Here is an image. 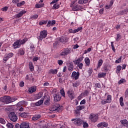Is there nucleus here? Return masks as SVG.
Returning <instances> with one entry per match:
<instances>
[{
    "label": "nucleus",
    "instance_id": "nucleus-7",
    "mask_svg": "<svg viewBox=\"0 0 128 128\" xmlns=\"http://www.w3.org/2000/svg\"><path fill=\"white\" fill-rule=\"evenodd\" d=\"M80 73L78 72H76L74 71L72 74L71 78L73 80H78L80 78Z\"/></svg>",
    "mask_w": 128,
    "mask_h": 128
},
{
    "label": "nucleus",
    "instance_id": "nucleus-4",
    "mask_svg": "<svg viewBox=\"0 0 128 128\" xmlns=\"http://www.w3.org/2000/svg\"><path fill=\"white\" fill-rule=\"evenodd\" d=\"M8 118L10 120H12V122H16L18 120V116L14 113V112H11L10 114H8Z\"/></svg>",
    "mask_w": 128,
    "mask_h": 128
},
{
    "label": "nucleus",
    "instance_id": "nucleus-48",
    "mask_svg": "<svg viewBox=\"0 0 128 128\" xmlns=\"http://www.w3.org/2000/svg\"><path fill=\"white\" fill-rule=\"evenodd\" d=\"M26 80H32V78H30V74H26L25 78Z\"/></svg>",
    "mask_w": 128,
    "mask_h": 128
},
{
    "label": "nucleus",
    "instance_id": "nucleus-24",
    "mask_svg": "<svg viewBox=\"0 0 128 128\" xmlns=\"http://www.w3.org/2000/svg\"><path fill=\"white\" fill-rule=\"evenodd\" d=\"M106 76V73L100 72L98 74V78H104L105 76Z\"/></svg>",
    "mask_w": 128,
    "mask_h": 128
},
{
    "label": "nucleus",
    "instance_id": "nucleus-57",
    "mask_svg": "<svg viewBox=\"0 0 128 128\" xmlns=\"http://www.w3.org/2000/svg\"><path fill=\"white\" fill-rule=\"evenodd\" d=\"M8 57H6V55H4V58H3V62H4V64H6V62H8Z\"/></svg>",
    "mask_w": 128,
    "mask_h": 128
},
{
    "label": "nucleus",
    "instance_id": "nucleus-55",
    "mask_svg": "<svg viewBox=\"0 0 128 128\" xmlns=\"http://www.w3.org/2000/svg\"><path fill=\"white\" fill-rule=\"evenodd\" d=\"M116 64H120V62H122V56H120L119 58L115 62Z\"/></svg>",
    "mask_w": 128,
    "mask_h": 128
},
{
    "label": "nucleus",
    "instance_id": "nucleus-36",
    "mask_svg": "<svg viewBox=\"0 0 128 128\" xmlns=\"http://www.w3.org/2000/svg\"><path fill=\"white\" fill-rule=\"evenodd\" d=\"M120 104L121 106H124V98L122 96L120 98Z\"/></svg>",
    "mask_w": 128,
    "mask_h": 128
},
{
    "label": "nucleus",
    "instance_id": "nucleus-45",
    "mask_svg": "<svg viewBox=\"0 0 128 128\" xmlns=\"http://www.w3.org/2000/svg\"><path fill=\"white\" fill-rule=\"evenodd\" d=\"M42 96V92H39L36 96V98L37 100H39V98H40Z\"/></svg>",
    "mask_w": 128,
    "mask_h": 128
},
{
    "label": "nucleus",
    "instance_id": "nucleus-59",
    "mask_svg": "<svg viewBox=\"0 0 128 128\" xmlns=\"http://www.w3.org/2000/svg\"><path fill=\"white\" fill-rule=\"evenodd\" d=\"M77 64H78V67L80 70H82V67L84 66V64L82 63H80Z\"/></svg>",
    "mask_w": 128,
    "mask_h": 128
},
{
    "label": "nucleus",
    "instance_id": "nucleus-56",
    "mask_svg": "<svg viewBox=\"0 0 128 128\" xmlns=\"http://www.w3.org/2000/svg\"><path fill=\"white\" fill-rule=\"evenodd\" d=\"M74 114H76V116H80V111H79V110H76L74 111Z\"/></svg>",
    "mask_w": 128,
    "mask_h": 128
},
{
    "label": "nucleus",
    "instance_id": "nucleus-40",
    "mask_svg": "<svg viewBox=\"0 0 128 128\" xmlns=\"http://www.w3.org/2000/svg\"><path fill=\"white\" fill-rule=\"evenodd\" d=\"M48 24V20H41L39 22L40 26H42V24Z\"/></svg>",
    "mask_w": 128,
    "mask_h": 128
},
{
    "label": "nucleus",
    "instance_id": "nucleus-37",
    "mask_svg": "<svg viewBox=\"0 0 128 128\" xmlns=\"http://www.w3.org/2000/svg\"><path fill=\"white\" fill-rule=\"evenodd\" d=\"M5 56H6V58L9 59L10 58H12L14 56V53L10 52L8 54H6Z\"/></svg>",
    "mask_w": 128,
    "mask_h": 128
},
{
    "label": "nucleus",
    "instance_id": "nucleus-16",
    "mask_svg": "<svg viewBox=\"0 0 128 128\" xmlns=\"http://www.w3.org/2000/svg\"><path fill=\"white\" fill-rule=\"evenodd\" d=\"M82 60H84L83 56H80L76 60L74 61V62L75 64H79L82 62Z\"/></svg>",
    "mask_w": 128,
    "mask_h": 128
},
{
    "label": "nucleus",
    "instance_id": "nucleus-22",
    "mask_svg": "<svg viewBox=\"0 0 128 128\" xmlns=\"http://www.w3.org/2000/svg\"><path fill=\"white\" fill-rule=\"evenodd\" d=\"M112 4H114V1L113 0H111L110 2V4L109 5H106L104 6V8L106 10H110L112 6Z\"/></svg>",
    "mask_w": 128,
    "mask_h": 128
},
{
    "label": "nucleus",
    "instance_id": "nucleus-51",
    "mask_svg": "<svg viewBox=\"0 0 128 128\" xmlns=\"http://www.w3.org/2000/svg\"><path fill=\"white\" fill-rule=\"evenodd\" d=\"M0 124H6V120L3 118H0Z\"/></svg>",
    "mask_w": 128,
    "mask_h": 128
},
{
    "label": "nucleus",
    "instance_id": "nucleus-62",
    "mask_svg": "<svg viewBox=\"0 0 128 128\" xmlns=\"http://www.w3.org/2000/svg\"><path fill=\"white\" fill-rule=\"evenodd\" d=\"M58 64H59V66H62V64H64V61H62V60H58Z\"/></svg>",
    "mask_w": 128,
    "mask_h": 128
},
{
    "label": "nucleus",
    "instance_id": "nucleus-8",
    "mask_svg": "<svg viewBox=\"0 0 128 128\" xmlns=\"http://www.w3.org/2000/svg\"><path fill=\"white\" fill-rule=\"evenodd\" d=\"M90 120L91 122H98V116L94 114H90V116L89 117Z\"/></svg>",
    "mask_w": 128,
    "mask_h": 128
},
{
    "label": "nucleus",
    "instance_id": "nucleus-3",
    "mask_svg": "<svg viewBox=\"0 0 128 128\" xmlns=\"http://www.w3.org/2000/svg\"><path fill=\"white\" fill-rule=\"evenodd\" d=\"M72 52V48H68L64 49V50L60 52V56H68V54H70Z\"/></svg>",
    "mask_w": 128,
    "mask_h": 128
},
{
    "label": "nucleus",
    "instance_id": "nucleus-30",
    "mask_svg": "<svg viewBox=\"0 0 128 128\" xmlns=\"http://www.w3.org/2000/svg\"><path fill=\"white\" fill-rule=\"evenodd\" d=\"M49 74H58V69H51L49 70Z\"/></svg>",
    "mask_w": 128,
    "mask_h": 128
},
{
    "label": "nucleus",
    "instance_id": "nucleus-23",
    "mask_svg": "<svg viewBox=\"0 0 128 128\" xmlns=\"http://www.w3.org/2000/svg\"><path fill=\"white\" fill-rule=\"evenodd\" d=\"M84 62L86 66H90V60L88 57H86L84 58Z\"/></svg>",
    "mask_w": 128,
    "mask_h": 128
},
{
    "label": "nucleus",
    "instance_id": "nucleus-31",
    "mask_svg": "<svg viewBox=\"0 0 128 128\" xmlns=\"http://www.w3.org/2000/svg\"><path fill=\"white\" fill-rule=\"evenodd\" d=\"M29 68L30 70V72H34V65L32 64V62H29Z\"/></svg>",
    "mask_w": 128,
    "mask_h": 128
},
{
    "label": "nucleus",
    "instance_id": "nucleus-20",
    "mask_svg": "<svg viewBox=\"0 0 128 128\" xmlns=\"http://www.w3.org/2000/svg\"><path fill=\"white\" fill-rule=\"evenodd\" d=\"M68 72H72L74 70V63L72 62L69 63V66H68Z\"/></svg>",
    "mask_w": 128,
    "mask_h": 128
},
{
    "label": "nucleus",
    "instance_id": "nucleus-46",
    "mask_svg": "<svg viewBox=\"0 0 128 128\" xmlns=\"http://www.w3.org/2000/svg\"><path fill=\"white\" fill-rule=\"evenodd\" d=\"M34 48H35L33 44H32L30 46V50H31V52H34Z\"/></svg>",
    "mask_w": 128,
    "mask_h": 128
},
{
    "label": "nucleus",
    "instance_id": "nucleus-21",
    "mask_svg": "<svg viewBox=\"0 0 128 128\" xmlns=\"http://www.w3.org/2000/svg\"><path fill=\"white\" fill-rule=\"evenodd\" d=\"M120 122H121L122 124V126H128V122L126 120H120Z\"/></svg>",
    "mask_w": 128,
    "mask_h": 128
},
{
    "label": "nucleus",
    "instance_id": "nucleus-2",
    "mask_svg": "<svg viewBox=\"0 0 128 128\" xmlns=\"http://www.w3.org/2000/svg\"><path fill=\"white\" fill-rule=\"evenodd\" d=\"M112 102V95H108L106 96V99L102 100L100 102L102 104H110Z\"/></svg>",
    "mask_w": 128,
    "mask_h": 128
},
{
    "label": "nucleus",
    "instance_id": "nucleus-38",
    "mask_svg": "<svg viewBox=\"0 0 128 128\" xmlns=\"http://www.w3.org/2000/svg\"><path fill=\"white\" fill-rule=\"evenodd\" d=\"M82 30V27H79L76 29H74V34H76V32H78Z\"/></svg>",
    "mask_w": 128,
    "mask_h": 128
},
{
    "label": "nucleus",
    "instance_id": "nucleus-42",
    "mask_svg": "<svg viewBox=\"0 0 128 128\" xmlns=\"http://www.w3.org/2000/svg\"><path fill=\"white\" fill-rule=\"evenodd\" d=\"M60 4H55L52 6V10H58V8H60Z\"/></svg>",
    "mask_w": 128,
    "mask_h": 128
},
{
    "label": "nucleus",
    "instance_id": "nucleus-49",
    "mask_svg": "<svg viewBox=\"0 0 128 128\" xmlns=\"http://www.w3.org/2000/svg\"><path fill=\"white\" fill-rule=\"evenodd\" d=\"M16 100H17L16 98L14 97H12V98L10 97V102H16Z\"/></svg>",
    "mask_w": 128,
    "mask_h": 128
},
{
    "label": "nucleus",
    "instance_id": "nucleus-1",
    "mask_svg": "<svg viewBox=\"0 0 128 128\" xmlns=\"http://www.w3.org/2000/svg\"><path fill=\"white\" fill-rule=\"evenodd\" d=\"M48 36V31L43 30L40 32V36L38 37V40H42L44 38H46Z\"/></svg>",
    "mask_w": 128,
    "mask_h": 128
},
{
    "label": "nucleus",
    "instance_id": "nucleus-61",
    "mask_svg": "<svg viewBox=\"0 0 128 128\" xmlns=\"http://www.w3.org/2000/svg\"><path fill=\"white\" fill-rule=\"evenodd\" d=\"M47 24H46V26L48 28H50V26L51 24H52V20H48V22H47Z\"/></svg>",
    "mask_w": 128,
    "mask_h": 128
},
{
    "label": "nucleus",
    "instance_id": "nucleus-10",
    "mask_svg": "<svg viewBox=\"0 0 128 128\" xmlns=\"http://www.w3.org/2000/svg\"><path fill=\"white\" fill-rule=\"evenodd\" d=\"M68 98L72 100L74 98V93L73 90H69L67 92Z\"/></svg>",
    "mask_w": 128,
    "mask_h": 128
},
{
    "label": "nucleus",
    "instance_id": "nucleus-50",
    "mask_svg": "<svg viewBox=\"0 0 128 128\" xmlns=\"http://www.w3.org/2000/svg\"><path fill=\"white\" fill-rule=\"evenodd\" d=\"M83 127L84 128H88V124L86 123V122H84L83 121Z\"/></svg>",
    "mask_w": 128,
    "mask_h": 128
},
{
    "label": "nucleus",
    "instance_id": "nucleus-26",
    "mask_svg": "<svg viewBox=\"0 0 128 128\" xmlns=\"http://www.w3.org/2000/svg\"><path fill=\"white\" fill-rule=\"evenodd\" d=\"M28 38H24L22 40H20V39L18 40H20V45L22 46V44H24L26 42H28Z\"/></svg>",
    "mask_w": 128,
    "mask_h": 128
},
{
    "label": "nucleus",
    "instance_id": "nucleus-53",
    "mask_svg": "<svg viewBox=\"0 0 128 128\" xmlns=\"http://www.w3.org/2000/svg\"><path fill=\"white\" fill-rule=\"evenodd\" d=\"M8 6H5L1 8L2 12H8Z\"/></svg>",
    "mask_w": 128,
    "mask_h": 128
},
{
    "label": "nucleus",
    "instance_id": "nucleus-28",
    "mask_svg": "<svg viewBox=\"0 0 128 128\" xmlns=\"http://www.w3.org/2000/svg\"><path fill=\"white\" fill-rule=\"evenodd\" d=\"M44 104V100L42 98L40 100H38L37 102L36 103V106H42Z\"/></svg>",
    "mask_w": 128,
    "mask_h": 128
},
{
    "label": "nucleus",
    "instance_id": "nucleus-12",
    "mask_svg": "<svg viewBox=\"0 0 128 128\" xmlns=\"http://www.w3.org/2000/svg\"><path fill=\"white\" fill-rule=\"evenodd\" d=\"M82 6L76 4V5H74L72 7V10L74 12H78V10H82Z\"/></svg>",
    "mask_w": 128,
    "mask_h": 128
},
{
    "label": "nucleus",
    "instance_id": "nucleus-64",
    "mask_svg": "<svg viewBox=\"0 0 128 128\" xmlns=\"http://www.w3.org/2000/svg\"><path fill=\"white\" fill-rule=\"evenodd\" d=\"M125 96L126 98H128V88L126 90L125 92Z\"/></svg>",
    "mask_w": 128,
    "mask_h": 128
},
{
    "label": "nucleus",
    "instance_id": "nucleus-25",
    "mask_svg": "<svg viewBox=\"0 0 128 128\" xmlns=\"http://www.w3.org/2000/svg\"><path fill=\"white\" fill-rule=\"evenodd\" d=\"M68 38H66V37H62L60 40V42H62L63 44L68 42Z\"/></svg>",
    "mask_w": 128,
    "mask_h": 128
},
{
    "label": "nucleus",
    "instance_id": "nucleus-43",
    "mask_svg": "<svg viewBox=\"0 0 128 128\" xmlns=\"http://www.w3.org/2000/svg\"><path fill=\"white\" fill-rule=\"evenodd\" d=\"M60 94L64 98H66V92H64V88L60 90Z\"/></svg>",
    "mask_w": 128,
    "mask_h": 128
},
{
    "label": "nucleus",
    "instance_id": "nucleus-52",
    "mask_svg": "<svg viewBox=\"0 0 128 128\" xmlns=\"http://www.w3.org/2000/svg\"><path fill=\"white\" fill-rule=\"evenodd\" d=\"M111 46L112 48V50L116 52V48H114V42H111Z\"/></svg>",
    "mask_w": 128,
    "mask_h": 128
},
{
    "label": "nucleus",
    "instance_id": "nucleus-5",
    "mask_svg": "<svg viewBox=\"0 0 128 128\" xmlns=\"http://www.w3.org/2000/svg\"><path fill=\"white\" fill-rule=\"evenodd\" d=\"M62 110V106H60L59 104H55L52 108V112H60V110Z\"/></svg>",
    "mask_w": 128,
    "mask_h": 128
},
{
    "label": "nucleus",
    "instance_id": "nucleus-6",
    "mask_svg": "<svg viewBox=\"0 0 128 128\" xmlns=\"http://www.w3.org/2000/svg\"><path fill=\"white\" fill-rule=\"evenodd\" d=\"M72 122H74V124L76 126H82V124L84 122V120L78 118L72 119Z\"/></svg>",
    "mask_w": 128,
    "mask_h": 128
},
{
    "label": "nucleus",
    "instance_id": "nucleus-41",
    "mask_svg": "<svg viewBox=\"0 0 128 128\" xmlns=\"http://www.w3.org/2000/svg\"><path fill=\"white\" fill-rule=\"evenodd\" d=\"M116 74H120V72L122 70V66H118L116 68Z\"/></svg>",
    "mask_w": 128,
    "mask_h": 128
},
{
    "label": "nucleus",
    "instance_id": "nucleus-58",
    "mask_svg": "<svg viewBox=\"0 0 128 128\" xmlns=\"http://www.w3.org/2000/svg\"><path fill=\"white\" fill-rule=\"evenodd\" d=\"M102 86L100 85V83H96L95 84V87L96 88H100V87Z\"/></svg>",
    "mask_w": 128,
    "mask_h": 128
},
{
    "label": "nucleus",
    "instance_id": "nucleus-39",
    "mask_svg": "<svg viewBox=\"0 0 128 128\" xmlns=\"http://www.w3.org/2000/svg\"><path fill=\"white\" fill-rule=\"evenodd\" d=\"M20 116H21L22 118H26L28 117V114H26V112H22L20 113Z\"/></svg>",
    "mask_w": 128,
    "mask_h": 128
},
{
    "label": "nucleus",
    "instance_id": "nucleus-60",
    "mask_svg": "<svg viewBox=\"0 0 128 128\" xmlns=\"http://www.w3.org/2000/svg\"><path fill=\"white\" fill-rule=\"evenodd\" d=\"M6 126H7V128H14V126L12 125V124H10V123H8V124H6Z\"/></svg>",
    "mask_w": 128,
    "mask_h": 128
},
{
    "label": "nucleus",
    "instance_id": "nucleus-35",
    "mask_svg": "<svg viewBox=\"0 0 128 128\" xmlns=\"http://www.w3.org/2000/svg\"><path fill=\"white\" fill-rule=\"evenodd\" d=\"M76 110L80 112V110H84V106H78L76 107Z\"/></svg>",
    "mask_w": 128,
    "mask_h": 128
},
{
    "label": "nucleus",
    "instance_id": "nucleus-44",
    "mask_svg": "<svg viewBox=\"0 0 128 128\" xmlns=\"http://www.w3.org/2000/svg\"><path fill=\"white\" fill-rule=\"evenodd\" d=\"M88 94H90L88 90H85L84 92L82 93V94L84 96H88Z\"/></svg>",
    "mask_w": 128,
    "mask_h": 128
},
{
    "label": "nucleus",
    "instance_id": "nucleus-15",
    "mask_svg": "<svg viewBox=\"0 0 128 128\" xmlns=\"http://www.w3.org/2000/svg\"><path fill=\"white\" fill-rule=\"evenodd\" d=\"M62 99V96L60 94H54V102H60Z\"/></svg>",
    "mask_w": 128,
    "mask_h": 128
},
{
    "label": "nucleus",
    "instance_id": "nucleus-11",
    "mask_svg": "<svg viewBox=\"0 0 128 128\" xmlns=\"http://www.w3.org/2000/svg\"><path fill=\"white\" fill-rule=\"evenodd\" d=\"M2 102H6V104H10V96H5L2 98Z\"/></svg>",
    "mask_w": 128,
    "mask_h": 128
},
{
    "label": "nucleus",
    "instance_id": "nucleus-33",
    "mask_svg": "<svg viewBox=\"0 0 128 128\" xmlns=\"http://www.w3.org/2000/svg\"><path fill=\"white\" fill-rule=\"evenodd\" d=\"M18 54L20 56H24V48H20L18 50Z\"/></svg>",
    "mask_w": 128,
    "mask_h": 128
},
{
    "label": "nucleus",
    "instance_id": "nucleus-18",
    "mask_svg": "<svg viewBox=\"0 0 128 128\" xmlns=\"http://www.w3.org/2000/svg\"><path fill=\"white\" fill-rule=\"evenodd\" d=\"M24 14H26V10H21L19 14L16 15V18H22V15Z\"/></svg>",
    "mask_w": 128,
    "mask_h": 128
},
{
    "label": "nucleus",
    "instance_id": "nucleus-34",
    "mask_svg": "<svg viewBox=\"0 0 128 128\" xmlns=\"http://www.w3.org/2000/svg\"><path fill=\"white\" fill-rule=\"evenodd\" d=\"M44 4H36L35 5V8H44Z\"/></svg>",
    "mask_w": 128,
    "mask_h": 128
},
{
    "label": "nucleus",
    "instance_id": "nucleus-47",
    "mask_svg": "<svg viewBox=\"0 0 128 128\" xmlns=\"http://www.w3.org/2000/svg\"><path fill=\"white\" fill-rule=\"evenodd\" d=\"M116 36L117 37L116 39V42H118V40L122 38V36H120V34H117Z\"/></svg>",
    "mask_w": 128,
    "mask_h": 128
},
{
    "label": "nucleus",
    "instance_id": "nucleus-9",
    "mask_svg": "<svg viewBox=\"0 0 128 128\" xmlns=\"http://www.w3.org/2000/svg\"><path fill=\"white\" fill-rule=\"evenodd\" d=\"M43 100H44V104L46 106H48L50 104V96H44Z\"/></svg>",
    "mask_w": 128,
    "mask_h": 128
},
{
    "label": "nucleus",
    "instance_id": "nucleus-19",
    "mask_svg": "<svg viewBox=\"0 0 128 128\" xmlns=\"http://www.w3.org/2000/svg\"><path fill=\"white\" fill-rule=\"evenodd\" d=\"M108 123H106V122H102L99 123L97 125V126H98V128H100V126H104V128H108Z\"/></svg>",
    "mask_w": 128,
    "mask_h": 128
},
{
    "label": "nucleus",
    "instance_id": "nucleus-14",
    "mask_svg": "<svg viewBox=\"0 0 128 128\" xmlns=\"http://www.w3.org/2000/svg\"><path fill=\"white\" fill-rule=\"evenodd\" d=\"M28 92L30 94H34L35 92H36V86H34L28 88Z\"/></svg>",
    "mask_w": 128,
    "mask_h": 128
},
{
    "label": "nucleus",
    "instance_id": "nucleus-13",
    "mask_svg": "<svg viewBox=\"0 0 128 128\" xmlns=\"http://www.w3.org/2000/svg\"><path fill=\"white\" fill-rule=\"evenodd\" d=\"M13 46L14 48H18L21 46L20 43V40H16Z\"/></svg>",
    "mask_w": 128,
    "mask_h": 128
},
{
    "label": "nucleus",
    "instance_id": "nucleus-63",
    "mask_svg": "<svg viewBox=\"0 0 128 128\" xmlns=\"http://www.w3.org/2000/svg\"><path fill=\"white\" fill-rule=\"evenodd\" d=\"M38 18V14H34L32 17L31 18H34V20H36Z\"/></svg>",
    "mask_w": 128,
    "mask_h": 128
},
{
    "label": "nucleus",
    "instance_id": "nucleus-27",
    "mask_svg": "<svg viewBox=\"0 0 128 128\" xmlns=\"http://www.w3.org/2000/svg\"><path fill=\"white\" fill-rule=\"evenodd\" d=\"M20 128H30V125L26 123H22L20 125Z\"/></svg>",
    "mask_w": 128,
    "mask_h": 128
},
{
    "label": "nucleus",
    "instance_id": "nucleus-32",
    "mask_svg": "<svg viewBox=\"0 0 128 128\" xmlns=\"http://www.w3.org/2000/svg\"><path fill=\"white\" fill-rule=\"evenodd\" d=\"M102 62H103L102 60L100 59L98 60L97 68H100L102 66Z\"/></svg>",
    "mask_w": 128,
    "mask_h": 128
},
{
    "label": "nucleus",
    "instance_id": "nucleus-17",
    "mask_svg": "<svg viewBox=\"0 0 128 128\" xmlns=\"http://www.w3.org/2000/svg\"><path fill=\"white\" fill-rule=\"evenodd\" d=\"M42 118V115L40 114H36L32 117V120L34 121L38 120Z\"/></svg>",
    "mask_w": 128,
    "mask_h": 128
},
{
    "label": "nucleus",
    "instance_id": "nucleus-29",
    "mask_svg": "<svg viewBox=\"0 0 128 128\" xmlns=\"http://www.w3.org/2000/svg\"><path fill=\"white\" fill-rule=\"evenodd\" d=\"M24 4H26V2L22 1L20 2H18V3L16 4V6H18V8H22V6Z\"/></svg>",
    "mask_w": 128,
    "mask_h": 128
},
{
    "label": "nucleus",
    "instance_id": "nucleus-54",
    "mask_svg": "<svg viewBox=\"0 0 128 128\" xmlns=\"http://www.w3.org/2000/svg\"><path fill=\"white\" fill-rule=\"evenodd\" d=\"M124 82H126V80L124 79H121L118 82V84H124Z\"/></svg>",
    "mask_w": 128,
    "mask_h": 128
}]
</instances>
